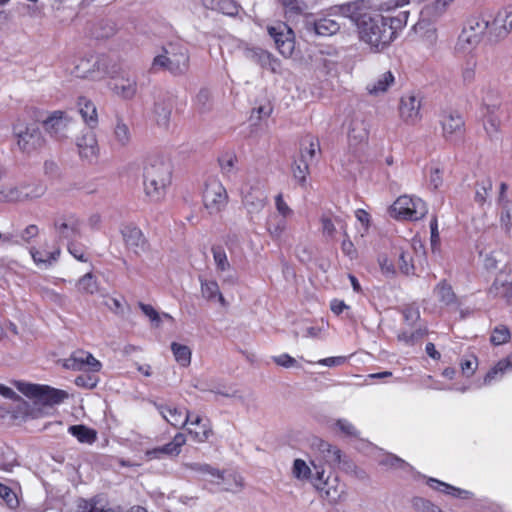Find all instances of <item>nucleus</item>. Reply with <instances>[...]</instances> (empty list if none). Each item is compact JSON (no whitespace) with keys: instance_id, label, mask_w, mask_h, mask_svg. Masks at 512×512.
<instances>
[{"instance_id":"nucleus-3","label":"nucleus","mask_w":512,"mask_h":512,"mask_svg":"<svg viewBox=\"0 0 512 512\" xmlns=\"http://www.w3.org/2000/svg\"><path fill=\"white\" fill-rule=\"evenodd\" d=\"M13 385L23 395L37 404L54 406L63 403L69 397L65 390L56 389L48 385L34 384L26 381H13Z\"/></svg>"},{"instance_id":"nucleus-8","label":"nucleus","mask_w":512,"mask_h":512,"mask_svg":"<svg viewBox=\"0 0 512 512\" xmlns=\"http://www.w3.org/2000/svg\"><path fill=\"white\" fill-rule=\"evenodd\" d=\"M228 203V194L220 180L210 178L203 190V204L210 214L218 213Z\"/></svg>"},{"instance_id":"nucleus-29","label":"nucleus","mask_w":512,"mask_h":512,"mask_svg":"<svg viewBox=\"0 0 512 512\" xmlns=\"http://www.w3.org/2000/svg\"><path fill=\"white\" fill-rule=\"evenodd\" d=\"M494 289L497 294H500L504 297L511 298L512 297V269L505 268L501 270L495 281H494Z\"/></svg>"},{"instance_id":"nucleus-49","label":"nucleus","mask_w":512,"mask_h":512,"mask_svg":"<svg viewBox=\"0 0 512 512\" xmlns=\"http://www.w3.org/2000/svg\"><path fill=\"white\" fill-rule=\"evenodd\" d=\"M188 66V56L184 52L173 54L170 56V64L168 70L172 73H182Z\"/></svg>"},{"instance_id":"nucleus-6","label":"nucleus","mask_w":512,"mask_h":512,"mask_svg":"<svg viewBox=\"0 0 512 512\" xmlns=\"http://www.w3.org/2000/svg\"><path fill=\"white\" fill-rule=\"evenodd\" d=\"M188 468L197 472L203 481L220 486L224 490H233L242 486V478L233 473L225 474L207 464H189Z\"/></svg>"},{"instance_id":"nucleus-45","label":"nucleus","mask_w":512,"mask_h":512,"mask_svg":"<svg viewBox=\"0 0 512 512\" xmlns=\"http://www.w3.org/2000/svg\"><path fill=\"white\" fill-rule=\"evenodd\" d=\"M454 1L455 0H434L432 3L424 7L422 13L439 17L447 11Z\"/></svg>"},{"instance_id":"nucleus-32","label":"nucleus","mask_w":512,"mask_h":512,"mask_svg":"<svg viewBox=\"0 0 512 512\" xmlns=\"http://www.w3.org/2000/svg\"><path fill=\"white\" fill-rule=\"evenodd\" d=\"M30 254L37 266L47 268L57 261L60 255V250L55 249L53 251H41L31 248Z\"/></svg>"},{"instance_id":"nucleus-19","label":"nucleus","mask_w":512,"mask_h":512,"mask_svg":"<svg viewBox=\"0 0 512 512\" xmlns=\"http://www.w3.org/2000/svg\"><path fill=\"white\" fill-rule=\"evenodd\" d=\"M158 410L169 424L177 428L186 426L190 416L193 414L184 408H178L173 405H161L158 406Z\"/></svg>"},{"instance_id":"nucleus-58","label":"nucleus","mask_w":512,"mask_h":512,"mask_svg":"<svg viewBox=\"0 0 512 512\" xmlns=\"http://www.w3.org/2000/svg\"><path fill=\"white\" fill-rule=\"evenodd\" d=\"M378 264L381 272L386 276H394L397 268L394 260L391 259L387 254H381L378 257Z\"/></svg>"},{"instance_id":"nucleus-43","label":"nucleus","mask_w":512,"mask_h":512,"mask_svg":"<svg viewBox=\"0 0 512 512\" xmlns=\"http://www.w3.org/2000/svg\"><path fill=\"white\" fill-rule=\"evenodd\" d=\"M319 451L322 455L323 460L329 465H337L341 460V451L336 446L331 445L328 442L322 441L319 444Z\"/></svg>"},{"instance_id":"nucleus-50","label":"nucleus","mask_w":512,"mask_h":512,"mask_svg":"<svg viewBox=\"0 0 512 512\" xmlns=\"http://www.w3.org/2000/svg\"><path fill=\"white\" fill-rule=\"evenodd\" d=\"M477 62L473 57H470L461 69V79L465 85L474 82L476 78Z\"/></svg>"},{"instance_id":"nucleus-41","label":"nucleus","mask_w":512,"mask_h":512,"mask_svg":"<svg viewBox=\"0 0 512 512\" xmlns=\"http://www.w3.org/2000/svg\"><path fill=\"white\" fill-rule=\"evenodd\" d=\"M1 203H21L20 184H7L0 186Z\"/></svg>"},{"instance_id":"nucleus-27","label":"nucleus","mask_w":512,"mask_h":512,"mask_svg":"<svg viewBox=\"0 0 512 512\" xmlns=\"http://www.w3.org/2000/svg\"><path fill=\"white\" fill-rule=\"evenodd\" d=\"M405 243H406L405 246H399V247L394 248L395 249L394 255L397 257L398 270L401 273L408 275L413 272L414 265H413V260H412V256H411V252H410L411 247L408 244V242H405Z\"/></svg>"},{"instance_id":"nucleus-62","label":"nucleus","mask_w":512,"mask_h":512,"mask_svg":"<svg viewBox=\"0 0 512 512\" xmlns=\"http://www.w3.org/2000/svg\"><path fill=\"white\" fill-rule=\"evenodd\" d=\"M260 63L263 67L269 69L272 72H277L280 68V62L278 59L273 57L270 53L262 51L259 55Z\"/></svg>"},{"instance_id":"nucleus-63","label":"nucleus","mask_w":512,"mask_h":512,"mask_svg":"<svg viewBox=\"0 0 512 512\" xmlns=\"http://www.w3.org/2000/svg\"><path fill=\"white\" fill-rule=\"evenodd\" d=\"M0 498L5 501V503L10 508H15L18 505V498L16 493L9 487L0 483Z\"/></svg>"},{"instance_id":"nucleus-57","label":"nucleus","mask_w":512,"mask_h":512,"mask_svg":"<svg viewBox=\"0 0 512 512\" xmlns=\"http://www.w3.org/2000/svg\"><path fill=\"white\" fill-rule=\"evenodd\" d=\"M78 289L83 293L93 294L98 290L97 281L91 273H87L78 281Z\"/></svg>"},{"instance_id":"nucleus-7","label":"nucleus","mask_w":512,"mask_h":512,"mask_svg":"<svg viewBox=\"0 0 512 512\" xmlns=\"http://www.w3.org/2000/svg\"><path fill=\"white\" fill-rule=\"evenodd\" d=\"M315 476L312 479V485L319 491L322 497L329 502L339 501L344 493V485L340 483L337 476L325 475L322 467L314 464Z\"/></svg>"},{"instance_id":"nucleus-26","label":"nucleus","mask_w":512,"mask_h":512,"mask_svg":"<svg viewBox=\"0 0 512 512\" xmlns=\"http://www.w3.org/2000/svg\"><path fill=\"white\" fill-rule=\"evenodd\" d=\"M395 77L391 71H386L376 79L369 82L366 86L367 92L372 96H380L388 91L394 84Z\"/></svg>"},{"instance_id":"nucleus-17","label":"nucleus","mask_w":512,"mask_h":512,"mask_svg":"<svg viewBox=\"0 0 512 512\" xmlns=\"http://www.w3.org/2000/svg\"><path fill=\"white\" fill-rule=\"evenodd\" d=\"M186 442V437L182 433H178L175 435L173 440L162 446V447H156L151 450H147L145 453L147 460H153V459H161L164 456H176L180 453L182 446Z\"/></svg>"},{"instance_id":"nucleus-48","label":"nucleus","mask_w":512,"mask_h":512,"mask_svg":"<svg viewBox=\"0 0 512 512\" xmlns=\"http://www.w3.org/2000/svg\"><path fill=\"white\" fill-rule=\"evenodd\" d=\"M97 61L93 59H82L75 67V75L80 78H93Z\"/></svg>"},{"instance_id":"nucleus-4","label":"nucleus","mask_w":512,"mask_h":512,"mask_svg":"<svg viewBox=\"0 0 512 512\" xmlns=\"http://www.w3.org/2000/svg\"><path fill=\"white\" fill-rule=\"evenodd\" d=\"M428 212L425 202L419 197L408 195L400 196L391 205L390 216L397 220L417 221Z\"/></svg>"},{"instance_id":"nucleus-12","label":"nucleus","mask_w":512,"mask_h":512,"mask_svg":"<svg viewBox=\"0 0 512 512\" xmlns=\"http://www.w3.org/2000/svg\"><path fill=\"white\" fill-rule=\"evenodd\" d=\"M421 102L420 99L413 95H404L400 100L399 113L403 121L409 124H415L421 118L420 115Z\"/></svg>"},{"instance_id":"nucleus-34","label":"nucleus","mask_w":512,"mask_h":512,"mask_svg":"<svg viewBox=\"0 0 512 512\" xmlns=\"http://www.w3.org/2000/svg\"><path fill=\"white\" fill-rule=\"evenodd\" d=\"M243 204L249 213H257L266 205V196L260 190L250 192L243 197Z\"/></svg>"},{"instance_id":"nucleus-2","label":"nucleus","mask_w":512,"mask_h":512,"mask_svg":"<svg viewBox=\"0 0 512 512\" xmlns=\"http://www.w3.org/2000/svg\"><path fill=\"white\" fill-rule=\"evenodd\" d=\"M172 167L163 157H151L144 168V191L151 201H161L171 183Z\"/></svg>"},{"instance_id":"nucleus-28","label":"nucleus","mask_w":512,"mask_h":512,"mask_svg":"<svg viewBox=\"0 0 512 512\" xmlns=\"http://www.w3.org/2000/svg\"><path fill=\"white\" fill-rule=\"evenodd\" d=\"M77 105L84 122L90 127H95L98 123L95 104L90 99L82 96L78 98Z\"/></svg>"},{"instance_id":"nucleus-36","label":"nucleus","mask_w":512,"mask_h":512,"mask_svg":"<svg viewBox=\"0 0 512 512\" xmlns=\"http://www.w3.org/2000/svg\"><path fill=\"white\" fill-rule=\"evenodd\" d=\"M368 137L367 126L362 120H353L349 125L348 140L351 145L364 142Z\"/></svg>"},{"instance_id":"nucleus-39","label":"nucleus","mask_w":512,"mask_h":512,"mask_svg":"<svg viewBox=\"0 0 512 512\" xmlns=\"http://www.w3.org/2000/svg\"><path fill=\"white\" fill-rule=\"evenodd\" d=\"M490 26V21L481 15L470 18L464 28L481 39L488 30L490 31Z\"/></svg>"},{"instance_id":"nucleus-24","label":"nucleus","mask_w":512,"mask_h":512,"mask_svg":"<svg viewBox=\"0 0 512 512\" xmlns=\"http://www.w3.org/2000/svg\"><path fill=\"white\" fill-rule=\"evenodd\" d=\"M288 219L270 213L265 221V229L273 241H281L288 229Z\"/></svg>"},{"instance_id":"nucleus-52","label":"nucleus","mask_w":512,"mask_h":512,"mask_svg":"<svg viewBox=\"0 0 512 512\" xmlns=\"http://www.w3.org/2000/svg\"><path fill=\"white\" fill-rule=\"evenodd\" d=\"M272 214H275L279 217H283L288 220H290L294 216L293 209L284 200L282 194L276 195V197H275V212H273Z\"/></svg>"},{"instance_id":"nucleus-21","label":"nucleus","mask_w":512,"mask_h":512,"mask_svg":"<svg viewBox=\"0 0 512 512\" xmlns=\"http://www.w3.org/2000/svg\"><path fill=\"white\" fill-rule=\"evenodd\" d=\"M426 484L433 490L443 493L445 495L451 496L457 499L468 500L472 499L474 494L473 492L462 489L459 487H455L446 482H442L435 478H427Z\"/></svg>"},{"instance_id":"nucleus-20","label":"nucleus","mask_w":512,"mask_h":512,"mask_svg":"<svg viewBox=\"0 0 512 512\" xmlns=\"http://www.w3.org/2000/svg\"><path fill=\"white\" fill-rule=\"evenodd\" d=\"M54 227L56 232L65 239L75 238L80 233V220L75 215H65L58 218Z\"/></svg>"},{"instance_id":"nucleus-33","label":"nucleus","mask_w":512,"mask_h":512,"mask_svg":"<svg viewBox=\"0 0 512 512\" xmlns=\"http://www.w3.org/2000/svg\"><path fill=\"white\" fill-rule=\"evenodd\" d=\"M314 30L320 36H331L340 30V24L330 16H324L314 22Z\"/></svg>"},{"instance_id":"nucleus-40","label":"nucleus","mask_w":512,"mask_h":512,"mask_svg":"<svg viewBox=\"0 0 512 512\" xmlns=\"http://www.w3.org/2000/svg\"><path fill=\"white\" fill-rule=\"evenodd\" d=\"M292 475L299 481H310L315 476V472L312 473L311 467L303 459H295L292 466Z\"/></svg>"},{"instance_id":"nucleus-1","label":"nucleus","mask_w":512,"mask_h":512,"mask_svg":"<svg viewBox=\"0 0 512 512\" xmlns=\"http://www.w3.org/2000/svg\"><path fill=\"white\" fill-rule=\"evenodd\" d=\"M410 0H353L333 8L335 14L347 18L355 26L358 38L374 52L385 50L396 38L392 19L380 12L402 8Z\"/></svg>"},{"instance_id":"nucleus-25","label":"nucleus","mask_w":512,"mask_h":512,"mask_svg":"<svg viewBox=\"0 0 512 512\" xmlns=\"http://www.w3.org/2000/svg\"><path fill=\"white\" fill-rule=\"evenodd\" d=\"M70 124V119L62 111L53 112L45 121L44 127L51 134L65 136V131Z\"/></svg>"},{"instance_id":"nucleus-60","label":"nucleus","mask_w":512,"mask_h":512,"mask_svg":"<svg viewBox=\"0 0 512 512\" xmlns=\"http://www.w3.org/2000/svg\"><path fill=\"white\" fill-rule=\"evenodd\" d=\"M412 506L417 512H440V507L424 498H414Z\"/></svg>"},{"instance_id":"nucleus-5","label":"nucleus","mask_w":512,"mask_h":512,"mask_svg":"<svg viewBox=\"0 0 512 512\" xmlns=\"http://www.w3.org/2000/svg\"><path fill=\"white\" fill-rule=\"evenodd\" d=\"M13 135L18 148L27 154L38 150L44 144V138L36 123L17 121L13 126Z\"/></svg>"},{"instance_id":"nucleus-64","label":"nucleus","mask_w":512,"mask_h":512,"mask_svg":"<svg viewBox=\"0 0 512 512\" xmlns=\"http://www.w3.org/2000/svg\"><path fill=\"white\" fill-rule=\"evenodd\" d=\"M77 512H108L96 503L88 500H80L77 505Z\"/></svg>"},{"instance_id":"nucleus-51","label":"nucleus","mask_w":512,"mask_h":512,"mask_svg":"<svg viewBox=\"0 0 512 512\" xmlns=\"http://www.w3.org/2000/svg\"><path fill=\"white\" fill-rule=\"evenodd\" d=\"M459 365L463 376L469 378L475 374L479 365V361L475 355L471 354L462 358Z\"/></svg>"},{"instance_id":"nucleus-44","label":"nucleus","mask_w":512,"mask_h":512,"mask_svg":"<svg viewBox=\"0 0 512 512\" xmlns=\"http://www.w3.org/2000/svg\"><path fill=\"white\" fill-rule=\"evenodd\" d=\"M69 432L82 443L91 444L96 440L97 433L84 425H74L69 427Z\"/></svg>"},{"instance_id":"nucleus-11","label":"nucleus","mask_w":512,"mask_h":512,"mask_svg":"<svg viewBox=\"0 0 512 512\" xmlns=\"http://www.w3.org/2000/svg\"><path fill=\"white\" fill-rule=\"evenodd\" d=\"M490 24V34L498 38L506 37L512 31V5L500 8Z\"/></svg>"},{"instance_id":"nucleus-35","label":"nucleus","mask_w":512,"mask_h":512,"mask_svg":"<svg viewBox=\"0 0 512 512\" xmlns=\"http://www.w3.org/2000/svg\"><path fill=\"white\" fill-rule=\"evenodd\" d=\"M143 314L150 320L151 325L159 328L164 321L174 322V318L168 313H159L153 306L140 303L139 305Z\"/></svg>"},{"instance_id":"nucleus-9","label":"nucleus","mask_w":512,"mask_h":512,"mask_svg":"<svg viewBox=\"0 0 512 512\" xmlns=\"http://www.w3.org/2000/svg\"><path fill=\"white\" fill-rule=\"evenodd\" d=\"M268 33L273 38L276 48L285 58L292 57L295 50V35L285 23H277L268 27Z\"/></svg>"},{"instance_id":"nucleus-42","label":"nucleus","mask_w":512,"mask_h":512,"mask_svg":"<svg viewBox=\"0 0 512 512\" xmlns=\"http://www.w3.org/2000/svg\"><path fill=\"white\" fill-rule=\"evenodd\" d=\"M480 38L463 28L457 42V49L463 53L471 52L480 42Z\"/></svg>"},{"instance_id":"nucleus-10","label":"nucleus","mask_w":512,"mask_h":512,"mask_svg":"<svg viewBox=\"0 0 512 512\" xmlns=\"http://www.w3.org/2000/svg\"><path fill=\"white\" fill-rule=\"evenodd\" d=\"M440 125L444 139L451 143L458 142L464 133V121L457 112H444L441 115Z\"/></svg>"},{"instance_id":"nucleus-46","label":"nucleus","mask_w":512,"mask_h":512,"mask_svg":"<svg viewBox=\"0 0 512 512\" xmlns=\"http://www.w3.org/2000/svg\"><path fill=\"white\" fill-rule=\"evenodd\" d=\"M426 177L428 179L429 185L433 187V189H438L443 182L442 179V169L437 163H430L426 168Z\"/></svg>"},{"instance_id":"nucleus-23","label":"nucleus","mask_w":512,"mask_h":512,"mask_svg":"<svg viewBox=\"0 0 512 512\" xmlns=\"http://www.w3.org/2000/svg\"><path fill=\"white\" fill-rule=\"evenodd\" d=\"M125 244L135 253H139L145 247V238L139 228L134 225H125L121 229Z\"/></svg>"},{"instance_id":"nucleus-47","label":"nucleus","mask_w":512,"mask_h":512,"mask_svg":"<svg viewBox=\"0 0 512 512\" xmlns=\"http://www.w3.org/2000/svg\"><path fill=\"white\" fill-rule=\"evenodd\" d=\"M213 260L218 272H227L231 269V264L228 260L225 250L221 247L212 249Z\"/></svg>"},{"instance_id":"nucleus-18","label":"nucleus","mask_w":512,"mask_h":512,"mask_svg":"<svg viewBox=\"0 0 512 512\" xmlns=\"http://www.w3.org/2000/svg\"><path fill=\"white\" fill-rule=\"evenodd\" d=\"M132 131L128 123L117 116L112 126L111 142L117 148L128 147L132 142Z\"/></svg>"},{"instance_id":"nucleus-59","label":"nucleus","mask_w":512,"mask_h":512,"mask_svg":"<svg viewBox=\"0 0 512 512\" xmlns=\"http://www.w3.org/2000/svg\"><path fill=\"white\" fill-rule=\"evenodd\" d=\"M332 428L346 436H357L356 427L347 419H337L332 423Z\"/></svg>"},{"instance_id":"nucleus-61","label":"nucleus","mask_w":512,"mask_h":512,"mask_svg":"<svg viewBox=\"0 0 512 512\" xmlns=\"http://www.w3.org/2000/svg\"><path fill=\"white\" fill-rule=\"evenodd\" d=\"M89 352L86 351H77L75 352L72 357L68 360L67 367L74 369V370H84L85 369V363H86V357L88 356Z\"/></svg>"},{"instance_id":"nucleus-31","label":"nucleus","mask_w":512,"mask_h":512,"mask_svg":"<svg viewBox=\"0 0 512 512\" xmlns=\"http://www.w3.org/2000/svg\"><path fill=\"white\" fill-rule=\"evenodd\" d=\"M203 5L209 9L217 10L225 15L234 16L239 6L235 0H202Z\"/></svg>"},{"instance_id":"nucleus-15","label":"nucleus","mask_w":512,"mask_h":512,"mask_svg":"<svg viewBox=\"0 0 512 512\" xmlns=\"http://www.w3.org/2000/svg\"><path fill=\"white\" fill-rule=\"evenodd\" d=\"M188 433L196 442H205L212 433L209 420L202 415L193 413L186 425Z\"/></svg>"},{"instance_id":"nucleus-16","label":"nucleus","mask_w":512,"mask_h":512,"mask_svg":"<svg viewBox=\"0 0 512 512\" xmlns=\"http://www.w3.org/2000/svg\"><path fill=\"white\" fill-rule=\"evenodd\" d=\"M76 146L79 155L86 160L92 161L98 155L99 147L96 135L91 130L82 132V134L76 138Z\"/></svg>"},{"instance_id":"nucleus-30","label":"nucleus","mask_w":512,"mask_h":512,"mask_svg":"<svg viewBox=\"0 0 512 512\" xmlns=\"http://www.w3.org/2000/svg\"><path fill=\"white\" fill-rule=\"evenodd\" d=\"M170 349L174 360L180 367L187 368L190 366L192 360V349L190 346L173 341L170 344Z\"/></svg>"},{"instance_id":"nucleus-54","label":"nucleus","mask_w":512,"mask_h":512,"mask_svg":"<svg viewBox=\"0 0 512 512\" xmlns=\"http://www.w3.org/2000/svg\"><path fill=\"white\" fill-rule=\"evenodd\" d=\"M319 149V140L315 137H308L303 144L302 160L308 162V160L313 159L316 153L319 151Z\"/></svg>"},{"instance_id":"nucleus-37","label":"nucleus","mask_w":512,"mask_h":512,"mask_svg":"<svg viewBox=\"0 0 512 512\" xmlns=\"http://www.w3.org/2000/svg\"><path fill=\"white\" fill-rule=\"evenodd\" d=\"M201 292L203 297L211 301H217L222 306L226 305L225 298L220 292L219 285L214 280H202L201 281Z\"/></svg>"},{"instance_id":"nucleus-38","label":"nucleus","mask_w":512,"mask_h":512,"mask_svg":"<svg viewBox=\"0 0 512 512\" xmlns=\"http://www.w3.org/2000/svg\"><path fill=\"white\" fill-rule=\"evenodd\" d=\"M20 192L22 202L33 201L45 194L46 187L41 183H21Z\"/></svg>"},{"instance_id":"nucleus-13","label":"nucleus","mask_w":512,"mask_h":512,"mask_svg":"<svg viewBox=\"0 0 512 512\" xmlns=\"http://www.w3.org/2000/svg\"><path fill=\"white\" fill-rule=\"evenodd\" d=\"M108 86L114 94L123 99H131L137 90L135 78L128 74L112 77Z\"/></svg>"},{"instance_id":"nucleus-55","label":"nucleus","mask_w":512,"mask_h":512,"mask_svg":"<svg viewBox=\"0 0 512 512\" xmlns=\"http://www.w3.org/2000/svg\"><path fill=\"white\" fill-rule=\"evenodd\" d=\"M510 331L506 326L499 325L492 331L490 341L493 345H502L510 340Z\"/></svg>"},{"instance_id":"nucleus-53","label":"nucleus","mask_w":512,"mask_h":512,"mask_svg":"<svg viewBox=\"0 0 512 512\" xmlns=\"http://www.w3.org/2000/svg\"><path fill=\"white\" fill-rule=\"evenodd\" d=\"M436 298L443 304H450L454 301L455 295L451 286L445 282H441L434 290Z\"/></svg>"},{"instance_id":"nucleus-56","label":"nucleus","mask_w":512,"mask_h":512,"mask_svg":"<svg viewBox=\"0 0 512 512\" xmlns=\"http://www.w3.org/2000/svg\"><path fill=\"white\" fill-rule=\"evenodd\" d=\"M237 157L233 152H226L219 157V165L223 174L229 175L233 172Z\"/></svg>"},{"instance_id":"nucleus-14","label":"nucleus","mask_w":512,"mask_h":512,"mask_svg":"<svg viewBox=\"0 0 512 512\" xmlns=\"http://www.w3.org/2000/svg\"><path fill=\"white\" fill-rule=\"evenodd\" d=\"M510 371H512V352L490 367L479 383V387H487L500 381Z\"/></svg>"},{"instance_id":"nucleus-22","label":"nucleus","mask_w":512,"mask_h":512,"mask_svg":"<svg viewBox=\"0 0 512 512\" xmlns=\"http://www.w3.org/2000/svg\"><path fill=\"white\" fill-rule=\"evenodd\" d=\"M508 186L506 183L500 184V194H499V204H500V213H499V221L501 228L506 232H510L512 230V203L506 197V191Z\"/></svg>"}]
</instances>
